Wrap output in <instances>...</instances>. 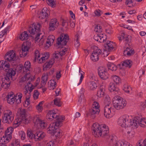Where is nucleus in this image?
Masks as SVG:
<instances>
[{
    "label": "nucleus",
    "instance_id": "a18cd8bd",
    "mask_svg": "<svg viewBox=\"0 0 146 146\" xmlns=\"http://www.w3.org/2000/svg\"><path fill=\"white\" fill-rule=\"evenodd\" d=\"M19 135L20 136L21 139L24 140L25 139V133L23 131H21L19 132Z\"/></svg>",
    "mask_w": 146,
    "mask_h": 146
},
{
    "label": "nucleus",
    "instance_id": "6e6552de",
    "mask_svg": "<svg viewBox=\"0 0 146 146\" xmlns=\"http://www.w3.org/2000/svg\"><path fill=\"white\" fill-rule=\"evenodd\" d=\"M27 135L30 139L34 138L35 141L40 140L43 139L45 136V134L41 132H36L35 134L33 133L32 131L28 130Z\"/></svg>",
    "mask_w": 146,
    "mask_h": 146
},
{
    "label": "nucleus",
    "instance_id": "5701e85b",
    "mask_svg": "<svg viewBox=\"0 0 146 146\" xmlns=\"http://www.w3.org/2000/svg\"><path fill=\"white\" fill-rule=\"evenodd\" d=\"M48 10L46 7L43 8L41 12L40 13L39 18L41 19H44L48 16Z\"/></svg>",
    "mask_w": 146,
    "mask_h": 146
},
{
    "label": "nucleus",
    "instance_id": "72a5a7b5",
    "mask_svg": "<svg viewBox=\"0 0 146 146\" xmlns=\"http://www.w3.org/2000/svg\"><path fill=\"white\" fill-rule=\"evenodd\" d=\"M111 99L108 95H106L105 96L104 100V102L106 105H111Z\"/></svg>",
    "mask_w": 146,
    "mask_h": 146
},
{
    "label": "nucleus",
    "instance_id": "f704fd0d",
    "mask_svg": "<svg viewBox=\"0 0 146 146\" xmlns=\"http://www.w3.org/2000/svg\"><path fill=\"white\" fill-rule=\"evenodd\" d=\"M99 103L98 102H94L92 106V108H94V110L100 112V110L99 109Z\"/></svg>",
    "mask_w": 146,
    "mask_h": 146
},
{
    "label": "nucleus",
    "instance_id": "393cba45",
    "mask_svg": "<svg viewBox=\"0 0 146 146\" xmlns=\"http://www.w3.org/2000/svg\"><path fill=\"white\" fill-rule=\"evenodd\" d=\"M105 87L104 86H102L99 88L97 94L98 97L101 98L103 96L105 90Z\"/></svg>",
    "mask_w": 146,
    "mask_h": 146
},
{
    "label": "nucleus",
    "instance_id": "3c124183",
    "mask_svg": "<svg viewBox=\"0 0 146 146\" xmlns=\"http://www.w3.org/2000/svg\"><path fill=\"white\" fill-rule=\"evenodd\" d=\"M95 31L97 32H100L102 31V29L101 26L100 25H97L96 27L94 29Z\"/></svg>",
    "mask_w": 146,
    "mask_h": 146
},
{
    "label": "nucleus",
    "instance_id": "a19ab883",
    "mask_svg": "<svg viewBox=\"0 0 146 146\" xmlns=\"http://www.w3.org/2000/svg\"><path fill=\"white\" fill-rule=\"evenodd\" d=\"M123 90L126 93H129L130 90H132L131 88L127 85H125L123 89Z\"/></svg>",
    "mask_w": 146,
    "mask_h": 146
},
{
    "label": "nucleus",
    "instance_id": "0e129e2a",
    "mask_svg": "<svg viewBox=\"0 0 146 146\" xmlns=\"http://www.w3.org/2000/svg\"><path fill=\"white\" fill-rule=\"evenodd\" d=\"M99 36H100V34H98L97 35L94 36V40L98 42H99V41H100V37H99Z\"/></svg>",
    "mask_w": 146,
    "mask_h": 146
},
{
    "label": "nucleus",
    "instance_id": "20e7f679",
    "mask_svg": "<svg viewBox=\"0 0 146 146\" xmlns=\"http://www.w3.org/2000/svg\"><path fill=\"white\" fill-rule=\"evenodd\" d=\"M16 69L11 68L7 72L4 78L2 80V83H0V85L1 88L6 89L10 86L11 82V80H12V76H14L16 74Z\"/></svg>",
    "mask_w": 146,
    "mask_h": 146
},
{
    "label": "nucleus",
    "instance_id": "f3484780",
    "mask_svg": "<svg viewBox=\"0 0 146 146\" xmlns=\"http://www.w3.org/2000/svg\"><path fill=\"white\" fill-rule=\"evenodd\" d=\"M27 85L25 86L24 89V94L26 95L29 91V96H30V93L34 89V86L31 83V82L29 81L27 82Z\"/></svg>",
    "mask_w": 146,
    "mask_h": 146
},
{
    "label": "nucleus",
    "instance_id": "f03ea898",
    "mask_svg": "<svg viewBox=\"0 0 146 146\" xmlns=\"http://www.w3.org/2000/svg\"><path fill=\"white\" fill-rule=\"evenodd\" d=\"M92 130L93 131L95 137L102 136L105 137L106 138H110V139L112 140L111 137L109 135V129L108 127L105 124H102L99 125L98 123H94L92 127Z\"/></svg>",
    "mask_w": 146,
    "mask_h": 146
},
{
    "label": "nucleus",
    "instance_id": "6ab92c4d",
    "mask_svg": "<svg viewBox=\"0 0 146 146\" xmlns=\"http://www.w3.org/2000/svg\"><path fill=\"white\" fill-rule=\"evenodd\" d=\"M100 112L94 110V108L89 110V112L87 113L88 116H90L92 118H95L98 115Z\"/></svg>",
    "mask_w": 146,
    "mask_h": 146
},
{
    "label": "nucleus",
    "instance_id": "58836bf2",
    "mask_svg": "<svg viewBox=\"0 0 146 146\" xmlns=\"http://www.w3.org/2000/svg\"><path fill=\"white\" fill-rule=\"evenodd\" d=\"M99 37H100V41H99L100 42H104L107 38L106 35L103 34H100Z\"/></svg>",
    "mask_w": 146,
    "mask_h": 146
},
{
    "label": "nucleus",
    "instance_id": "b1692460",
    "mask_svg": "<svg viewBox=\"0 0 146 146\" xmlns=\"http://www.w3.org/2000/svg\"><path fill=\"white\" fill-rule=\"evenodd\" d=\"M115 146H132V145L127 141L119 140L117 142Z\"/></svg>",
    "mask_w": 146,
    "mask_h": 146
},
{
    "label": "nucleus",
    "instance_id": "1a4fd4ad",
    "mask_svg": "<svg viewBox=\"0 0 146 146\" xmlns=\"http://www.w3.org/2000/svg\"><path fill=\"white\" fill-rule=\"evenodd\" d=\"M63 121L64 120L56 121L50 124L48 128V131H50V133L54 135L57 132L56 130L58 128L59 126H61L62 123Z\"/></svg>",
    "mask_w": 146,
    "mask_h": 146
},
{
    "label": "nucleus",
    "instance_id": "37998d69",
    "mask_svg": "<svg viewBox=\"0 0 146 146\" xmlns=\"http://www.w3.org/2000/svg\"><path fill=\"white\" fill-rule=\"evenodd\" d=\"M30 97V96H29L28 97L27 96L26 97V100L25 101V104H24L25 107H27L30 104L29 101V98Z\"/></svg>",
    "mask_w": 146,
    "mask_h": 146
},
{
    "label": "nucleus",
    "instance_id": "7c9ffc66",
    "mask_svg": "<svg viewBox=\"0 0 146 146\" xmlns=\"http://www.w3.org/2000/svg\"><path fill=\"white\" fill-rule=\"evenodd\" d=\"M29 35L27 32L25 31L23 32L20 36L19 38L21 40H24L28 39Z\"/></svg>",
    "mask_w": 146,
    "mask_h": 146
},
{
    "label": "nucleus",
    "instance_id": "a878e982",
    "mask_svg": "<svg viewBox=\"0 0 146 146\" xmlns=\"http://www.w3.org/2000/svg\"><path fill=\"white\" fill-rule=\"evenodd\" d=\"M81 90L82 91V92L81 93V95L79 98L78 102V104L79 105H80L81 104L84 105L85 102L84 98L83 96L84 90L83 88H82Z\"/></svg>",
    "mask_w": 146,
    "mask_h": 146
},
{
    "label": "nucleus",
    "instance_id": "4468645a",
    "mask_svg": "<svg viewBox=\"0 0 146 146\" xmlns=\"http://www.w3.org/2000/svg\"><path fill=\"white\" fill-rule=\"evenodd\" d=\"M113 108L112 105H105L104 108V115L107 118H110L113 116Z\"/></svg>",
    "mask_w": 146,
    "mask_h": 146
},
{
    "label": "nucleus",
    "instance_id": "338daca9",
    "mask_svg": "<svg viewBox=\"0 0 146 146\" xmlns=\"http://www.w3.org/2000/svg\"><path fill=\"white\" fill-rule=\"evenodd\" d=\"M24 77L25 80H28L29 79H30V80H32V78L31 79L30 75H29V74H27L25 75L24 76Z\"/></svg>",
    "mask_w": 146,
    "mask_h": 146
},
{
    "label": "nucleus",
    "instance_id": "69168bd1",
    "mask_svg": "<svg viewBox=\"0 0 146 146\" xmlns=\"http://www.w3.org/2000/svg\"><path fill=\"white\" fill-rule=\"evenodd\" d=\"M141 106L143 108V109H144L146 107V100L144 102L141 103Z\"/></svg>",
    "mask_w": 146,
    "mask_h": 146
},
{
    "label": "nucleus",
    "instance_id": "4c0bfd02",
    "mask_svg": "<svg viewBox=\"0 0 146 146\" xmlns=\"http://www.w3.org/2000/svg\"><path fill=\"white\" fill-rule=\"evenodd\" d=\"M111 78L113 81L116 84H118L120 81V78L116 75L112 76Z\"/></svg>",
    "mask_w": 146,
    "mask_h": 146
},
{
    "label": "nucleus",
    "instance_id": "864d4df0",
    "mask_svg": "<svg viewBox=\"0 0 146 146\" xmlns=\"http://www.w3.org/2000/svg\"><path fill=\"white\" fill-rule=\"evenodd\" d=\"M12 143V145H14L15 146H20V142L18 139L14 140Z\"/></svg>",
    "mask_w": 146,
    "mask_h": 146
},
{
    "label": "nucleus",
    "instance_id": "f257e3e1",
    "mask_svg": "<svg viewBox=\"0 0 146 146\" xmlns=\"http://www.w3.org/2000/svg\"><path fill=\"white\" fill-rule=\"evenodd\" d=\"M118 124L123 127H127L131 125L136 127L137 124H139L141 127H143L144 123L146 124V122L143 119H140L138 117H135L131 119L127 115H124L121 116L118 119Z\"/></svg>",
    "mask_w": 146,
    "mask_h": 146
},
{
    "label": "nucleus",
    "instance_id": "680f3d73",
    "mask_svg": "<svg viewBox=\"0 0 146 146\" xmlns=\"http://www.w3.org/2000/svg\"><path fill=\"white\" fill-rule=\"evenodd\" d=\"M21 115L23 117H25V110H21L20 113Z\"/></svg>",
    "mask_w": 146,
    "mask_h": 146
},
{
    "label": "nucleus",
    "instance_id": "c756f323",
    "mask_svg": "<svg viewBox=\"0 0 146 146\" xmlns=\"http://www.w3.org/2000/svg\"><path fill=\"white\" fill-rule=\"evenodd\" d=\"M48 75L47 74H45L44 75H42V81H41V84L43 86L45 85L48 80Z\"/></svg>",
    "mask_w": 146,
    "mask_h": 146
},
{
    "label": "nucleus",
    "instance_id": "e2e57ef3",
    "mask_svg": "<svg viewBox=\"0 0 146 146\" xmlns=\"http://www.w3.org/2000/svg\"><path fill=\"white\" fill-rule=\"evenodd\" d=\"M60 71H57L56 73V77L57 80H58L61 76Z\"/></svg>",
    "mask_w": 146,
    "mask_h": 146
},
{
    "label": "nucleus",
    "instance_id": "774afa93",
    "mask_svg": "<svg viewBox=\"0 0 146 146\" xmlns=\"http://www.w3.org/2000/svg\"><path fill=\"white\" fill-rule=\"evenodd\" d=\"M125 35L124 33H121V36H119L118 37V38L119 39V40L120 41H121L122 39H123L124 38V36Z\"/></svg>",
    "mask_w": 146,
    "mask_h": 146
},
{
    "label": "nucleus",
    "instance_id": "423d86ee",
    "mask_svg": "<svg viewBox=\"0 0 146 146\" xmlns=\"http://www.w3.org/2000/svg\"><path fill=\"white\" fill-rule=\"evenodd\" d=\"M114 107L117 110L122 109L126 106V101L121 97L115 96L113 99Z\"/></svg>",
    "mask_w": 146,
    "mask_h": 146
},
{
    "label": "nucleus",
    "instance_id": "ddd939ff",
    "mask_svg": "<svg viewBox=\"0 0 146 146\" xmlns=\"http://www.w3.org/2000/svg\"><path fill=\"white\" fill-rule=\"evenodd\" d=\"M91 56V59L94 62H96L99 60V57L101 55L102 51L100 49L96 47Z\"/></svg>",
    "mask_w": 146,
    "mask_h": 146
},
{
    "label": "nucleus",
    "instance_id": "5fc2aeb1",
    "mask_svg": "<svg viewBox=\"0 0 146 146\" xmlns=\"http://www.w3.org/2000/svg\"><path fill=\"white\" fill-rule=\"evenodd\" d=\"M39 93L37 90H35L34 91V94H33V97L35 99H37L38 98Z\"/></svg>",
    "mask_w": 146,
    "mask_h": 146
},
{
    "label": "nucleus",
    "instance_id": "4d7b16f0",
    "mask_svg": "<svg viewBox=\"0 0 146 146\" xmlns=\"http://www.w3.org/2000/svg\"><path fill=\"white\" fill-rule=\"evenodd\" d=\"M131 36L130 35H128L126 37H124V40L125 41V42L127 43L130 42L131 41Z\"/></svg>",
    "mask_w": 146,
    "mask_h": 146
},
{
    "label": "nucleus",
    "instance_id": "c03bdc74",
    "mask_svg": "<svg viewBox=\"0 0 146 146\" xmlns=\"http://www.w3.org/2000/svg\"><path fill=\"white\" fill-rule=\"evenodd\" d=\"M94 13L96 16L100 17L103 13L102 12L100 9H96Z\"/></svg>",
    "mask_w": 146,
    "mask_h": 146
},
{
    "label": "nucleus",
    "instance_id": "de8ad7c7",
    "mask_svg": "<svg viewBox=\"0 0 146 146\" xmlns=\"http://www.w3.org/2000/svg\"><path fill=\"white\" fill-rule=\"evenodd\" d=\"M54 104L55 105L60 107L61 106V104L60 100L58 99H55L54 100Z\"/></svg>",
    "mask_w": 146,
    "mask_h": 146
},
{
    "label": "nucleus",
    "instance_id": "ea45409f",
    "mask_svg": "<svg viewBox=\"0 0 146 146\" xmlns=\"http://www.w3.org/2000/svg\"><path fill=\"white\" fill-rule=\"evenodd\" d=\"M55 0H47V3L48 5L51 6L52 7H54L56 5Z\"/></svg>",
    "mask_w": 146,
    "mask_h": 146
},
{
    "label": "nucleus",
    "instance_id": "0eeeda50",
    "mask_svg": "<svg viewBox=\"0 0 146 146\" xmlns=\"http://www.w3.org/2000/svg\"><path fill=\"white\" fill-rule=\"evenodd\" d=\"M69 36L66 34H62L58 38L56 43V46L57 48L62 47V46L66 45L69 40Z\"/></svg>",
    "mask_w": 146,
    "mask_h": 146
},
{
    "label": "nucleus",
    "instance_id": "09e8293b",
    "mask_svg": "<svg viewBox=\"0 0 146 146\" xmlns=\"http://www.w3.org/2000/svg\"><path fill=\"white\" fill-rule=\"evenodd\" d=\"M49 57V54L48 53H45L44 56H42L41 59L42 60V62H44L43 61L45 59H47Z\"/></svg>",
    "mask_w": 146,
    "mask_h": 146
},
{
    "label": "nucleus",
    "instance_id": "2f4dec72",
    "mask_svg": "<svg viewBox=\"0 0 146 146\" xmlns=\"http://www.w3.org/2000/svg\"><path fill=\"white\" fill-rule=\"evenodd\" d=\"M108 69L112 71H115L117 70L116 66L113 63H108L107 64Z\"/></svg>",
    "mask_w": 146,
    "mask_h": 146
},
{
    "label": "nucleus",
    "instance_id": "e433bc0d",
    "mask_svg": "<svg viewBox=\"0 0 146 146\" xmlns=\"http://www.w3.org/2000/svg\"><path fill=\"white\" fill-rule=\"evenodd\" d=\"M17 96H14V97H13L11 98H8L7 99V102L11 104H13L16 100Z\"/></svg>",
    "mask_w": 146,
    "mask_h": 146
},
{
    "label": "nucleus",
    "instance_id": "603ef678",
    "mask_svg": "<svg viewBox=\"0 0 146 146\" xmlns=\"http://www.w3.org/2000/svg\"><path fill=\"white\" fill-rule=\"evenodd\" d=\"M13 131V128L12 127H8L7 130L6 131V133L5 134H6L8 135L10 134Z\"/></svg>",
    "mask_w": 146,
    "mask_h": 146
},
{
    "label": "nucleus",
    "instance_id": "052dcab7",
    "mask_svg": "<svg viewBox=\"0 0 146 146\" xmlns=\"http://www.w3.org/2000/svg\"><path fill=\"white\" fill-rule=\"evenodd\" d=\"M56 83L54 80H53L50 83V86L52 87L53 89H54L56 87Z\"/></svg>",
    "mask_w": 146,
    "mask_h": 146
},
{
    "label": "nucleus",
    "instance_id": "cd10ccee",
    "mask_svg": "<svg viewBox=\"0 0 146 146\" xmlns=\"http://www.w3.org/2000/svg\"><path fill=\"white\" fill-rule=\"evenodd\" d=\"M54 39L55 37L53 35L49 36L48 37L46 42V46L48 47L50 46L51 44L53 42Z\"/></svg>",
    "mask_w": 146,
    "mask_h": 146
},
{
    "label": "nucleus",
    "instance_id": "bb28decb",
    "mask_svg": "<svg viewBox=\"0 0 146 146\" xmlns=\"http://www.w3.org/2000/svg\"><path fill=\"white\" fill-rule=\"evenodd\" d=\"M134 53V50L131 48H127L123 52V54L125 56H130L133 55Z\"/></svg>",
    "mask_w": 146,
    "mask_h": 146
},
{
    "label": "nucleus",
    "instance_id": "aec40b11",
    "mask_svg": "<svg viewBox=\"0 0 146 146\" xmlns=\"http://www.w3.org/2000/svg\"><path fill=\"white\" fill-rule=\"evenodd\" d=\"M55 61L54 58L51 59L48 62H46L45 63L43 66V70H47L51 68L52 65L54 63Z\"/></svg>",
    "mask_w": 146,
    "mask_h": 146
},
{
    "label": "nucleus",
    "instance_id": "6e6d98bb",
    "mask_svg": "<svg viewBox=\"0 0 146 146\" xmlns=\"http://www.w3.org/2000/svg\"><path fill=\"white\" fill-rule=\"evenodd\" d=\"M137 146H146V138L143 141L142 144L139 142L137 143Z\"/></svg>",
    "mask_w": 146,
    "mask_h": 146
},
{
    "label": "nucleus",
    "instance_id": "79ce46f5",
    "mask_svg": "<svg viewBox=\"0 0 146 146\" xmlns=\"http://www.w3.org/2000/svg\"><path fill=\"white\" fill-rule=\"evenodd\" d=\"M90 87L91 90H94L97 88V84L94 82H92L90 84Z\"/></svg>",
    "mask_w": 146,
    "mask_h": 146
},
{
    "label": "nucleus",
    "instance_id": "49530a36",
    "mask_svg": "<svg viewBox=\"0 0 146 146\" xmlns=\"http://www.w3.org/2000/svg\"><path fill=\"white\" fill-rule=\"evenodd\" d=\"M78 35H76L75 36V46L77 47L78 46L80 45V43L79 42V41L78 40Z\"/></svg>",
    "mask_w": 146,
    "mask_h": 146
},
{
    "label": "nucleus",
    "instance_id": "13d9d810",
    "mask_svg": "<svg viewBox=\"0 0 146 146\" xmlns=\"http://www.w3.org/2000/svg\"><path fill=\"white\" fill-rule=\"evenodd\" d=\"M40 57V55L39 51L36 50L35 52V58H37L38 59Z\"/></svg>",
    "mask_w": 146,
    "mask_h": 146
},
{
    "label": "nucleus",
    "instance_id": "bf43d9fd",
    "mask_svg": "<svg viewBox=\"0 0 146 146\" xmlns=\"http://www.w3.org/2000/svg\"><path fill=\"white\" fill-rule=\"evenodd\" d=\"M66 50V49H64V50H61L60 52L58 51L59 55L61 57H62L64 55Z\"/></svg>",
    "mask_w": 146,
    "mask_h": 146
},
{
    "label": "nucleus",
    "instance_id": "8fccbe9b",
    "mask_svg": "<svg viewBox=\"0 0 146 146\" xmlns=\"http://www.w3.org/2000/svg\"><path fill=\"white\" fill-rule=\"evenodd\" d=\"M43 102H40L39 104L37 106L36 109L39 111H40L42 110V105L43 103Z\"/></svg>",
    "mask_w": 146,
    "mask_h": 146
},
{
    "label": "nucleus",
    "instance_id": "dca6fc26",
    "mask_svg": "<svg viewBox=\"0 0 146 146\" xmlns=\"http://www.w3.org/2000/svg\"><path fill=\"white\" fill-rule=\"evenodd\" d=\"M58 25V23L55 19H51L49 24V29L50 31H53L56 28Z\"/></svg>",
    "mask_w": 146,
    "mask_h": 146
},
{
    "label": "nucleus",
    "instance_id": "c9c22d12",
    "mask_svg": "<svg viewBox=\"0 0 146 146\" xmlns=\"http://www.w3.org/2000/svg\"><path fill=\"white\" fill-rule=\"evenodd\" d=\"M38 117V115H35L34 116L33 120L34 122L35 123L42 124V121Z\"/></svg>",
    "mask_w": 146,
    "mask_h": 146
},
{
    "label": "nucleus",
    "instance_id": "c85d7f7f",
    "mask_svg": "<svg viewBox=\"0 0 146 146\" xmlns=\"http://www.w3.org/2000/svg\"><path fill=\"white\" fill-rule=\"evenodd\" d=\"M31 67L30 62L29 61H26L25 62L23 68V70L24 71L27 72L29 70V69L31 68Z\"/></svg>",
    "mask_w": 146,
    "mask_h": 146
},
{
    "label": "nucleus",
    "instance_id": "473e14b6",
    "mask_svg": "<svg viewBox=\"0 0 146 146\" xmlns=\"http://www.w3.org/2000/svg\"><path fill=\"white\" fill-rule=\"evenodd\" d=\"M12 138L11 135V134L8 135L5 134V136H3V139L4 142L5 143H8L10 140Z\"/></svg>",
    "mask_w": 146,
    "mask_h": 146
},
{
    "label": "nucleus",
    "instance_id": "9b49d317",
    "mask_svg": "<svg viewBox=\"0 0 146 146\" xmlns=\"http://www.w3.org/2000/svg\"><path fill=\"white\" fill-rule=\"evenodd\" d=\"M64 116L57 115L54 113V110H50L46 115V118L47 119L52 120L54 118L56 119V121L64 120Z\"/></svg>",
    "mask_w": 146,
    "mask_h": 146
},
{
    "label": "nucleus",
    "instance_id": "7ed1b4c3",
    "mask_svg": "<svg viewBox=\"0 0 146 146\" xmlns=\"http://www.w3.org/2000/svg\"><path fill=\"white\" fill-rule=\"evenodd\" d=\"M5 60H1L0 61V68L1 70H3L5 71H7L9 69L10 64L7 61L9 62L16 61L17 57L16 56L14 51L10 50L4 56Z\"/></svg>",
    "mask_w": 146,
    "mask_h": 146
},
{
    "label": "nucleus",
    "instance_id": "39448f33",
    "mask_svg": "<svg viewBox=\"0 0 146 146\" xmlns=\"http://www.w3.org/2000/svg\"><path fill=\"white\" fill-rule=\"evenodd\" d=\"M40 25L39 23H33L32 25V27H29L28 31L30 33L29 36L33 37V35L35 34L37 35L36 36L35 41L36 42H39L41 39L42 38L40 39V36L41 33H39L40 30Z\"/></svg>",
    "mask_w": 146,
    "mask_h": 146
},
{
    "label": "nucleus",
    "instance_id": "4be33fe9",
    "mask_svg": "<svg viewBox=\"0 0 146 146\" xmlns=\"http://www.w3.org/2000/svg\"><path fill=\"white\" fill-rule=\"evenodd\" d=\"M29 47L27 44H23L22 48V51L20 53V56L21 57H24L27 54V52L28 51Z\"/></svg>",
    "mask_w": 146,
    "mask_h": 146
},
{
    "label": "nucleus",
    "instance_id": "2eb2a0df",
    "mask_svg": "<svg viewBox=\"0 0 146 146\" xmlns=\"http://www.w3.org/2000/svg\"><path fill=\"white\" fill-rule=\"evenodd\" d=\"M132 61L130 60H126L124 61L123 63L118 64L116 66L117 69H122L123 68V66L127 67L130 68L132 65Z\"/></svg>",
    "mask_w": 146,
    "mask_h": 146
},
{
    "label": "nucleus",
    "instance_id": "9d476101",
    "mask_svg": "<svg viewBox=\"0 0 146 146\" xmlns=\"http://www.w3.org/2000/svg\"><path fill=\"white\" fill-rule=\"evenodd\" d=\"M14 119V116L11 111H7L3 116L2 122L4 123L10 124Z\"/></svg>",
    "mask_w": 146,
    "mask_h": 146
},
{
    "label": "nucleus",
    "instance_id": "412c9836",
    "mask_svg": "<svg viewBox=\"0 0 146 146\" xmlns=\"http://www.w3.org/2000/svg\"><path fill=\"white\" fill-rule=\"evenodd\" d=\"M114 45V43L113 42L108 40L104 45L105 50L109 51L112 50L114 48L113 46Z\"/></svg>",
    "mask_w": 146,
    "mask_h": 146
},
{
    "label": "nucleus",
    "instance_id": "a211bd4d",
    "mask_svg": "<svg viewBox=\"0 0 146 146\" xmlns=\"http://www.w3.org/2000/svg\"><path fill=\"white\" fill-rule=\"evenodd\" d=\"M108 89L111 92H114L115 94L118 93L119 89L116 86V85L113 82H110L109 85Z\"/></svg>",
    "mask_w": 146,
    "mask_h": 146
},
{
    "label": "nucleus",
    "instance_id": "f8f14e48",
    "mask_svg": "<svg viewBox=\"0 0 146 146\" xmlns=\"http://www.w3.org/2000/svg\"><path fill=\"white\" fill-rule=\"evenodd\" d=\"M98 75L103 80H105L108 78L109 75L107 69L103 66H100L98 69Z\"/></svg>",
    "mask_w": 146,
    "mask_h": 146
}]
</instances>
